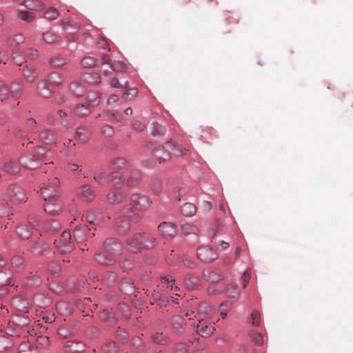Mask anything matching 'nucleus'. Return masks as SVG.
Instances as JSON below:
<instances>
[{"instance_id": "nucleus-1", "label": "nucleus", "mask_w": 353, "mask_h": 353, "mask_svg": "<svg viewBox=\"0 0 353 353\" xmlns=\"http://www.w3.org/2000/svg\"><path fill=\"white\" fill-rule=\"evenodd\" d=\"M121 251V245L113 239H108L104 243V250L98 251L95 254L97 262L104 265H112L116 261V257Z\"/></svg>"}, {"instance_id": "nucleus-2", "label": "nucleus", "mask_w": 353, "mask_h": 353, "mask_svg": "<svg viewBox=\"0 0 353 353\" xmlns=\"http://www.w3.org/2000/svg\"><path fill=\"white\" fill-rule=\"evenodd\" d=\"M46 150L43 147L37 148L32 154L27 155L23 160V165L28 169L39 168L43 161H46Z\"/></svg>"}, {"instance_id": "nucleus-3", "label": "nucleus", "mask_w": 353, "mask_h": 353, "mask_svg": "<svg viewBox=\"0 0 353 353\" xmlns=\"http://www.w3.org/2000/svg\"><path fill=\"white\" fill-rule=\"evenodd\" d=\"M59 181L57 177L48 180L47 183H43L41 188V194L44 201H50L58 198L60 195L59 189Z\"/></svg>"}, {"instance_id": "nucleus-4", "label": "nucleus", "mask_w": 353, "mask_h": 353, "mask_svg": "<svg viewBox=\"0 0 353 353\" xmlns=\"http://www.w3.org/2000/svg\"><path fill=\"white\" fill-rule=\"evenodd\" d=\"M57 248L61 252H69L72 250L74 244L71 241V234L68 230L63 231L58 239L54 241Z\"/></svg>"}, {"instance_id": "nucleus-5", "label": "nucleus", "mask_w": 353, "mask_h": 353, "mask_svg": "<svg viewBox=\"0 0 353 353\" xmlns=\"http://www.w3.org/2000/svg\"><path fill=\"white\" fill-rule=\"evenodd\" d=\"M22 86V83L19 81L17 86L12 85L10 89H8V86L4 83L0 81V100L3 101L7 99L10 93L14 99H18L21 95Z\"/></svg>"}, {"instance_id": "nucleus-6", "label": "nucleus", "mask_w": 353, "mask_h": 353, "mask_svg": "<svg viewBox=\"0 0 353 353\" xmlns=\"http://www.w3.org/2000/svg\"><path fill=\"white\" fill-rule=\"evenodd\" d=\"M8 196L10 201L14 204L26 202L27 200L24 190L17 185L10 186L8 190Z\"/></svg>"}, {"instance_id": "nucleus-7", "label": "nucleus", "mask_w": 353, "mask_h": 353, "mask_svg": "<svg viewBox=\"0 0 353 353\" xmlns=\"http://www.w3.org/2000/svg\"><path fill=\"white\" fill-rule=\"evenodd\" d=\"M133 208L137 210H143L148 208L150 204V200L145 195L133 194L130 197Z\"/></svg>"}, {"instance_id": "nucleus-8", "label": "nucleus", "mask_w": 353, "mask_h": 353, "mask_svg": "<svg viewBox=\"0 0 353 353\" xmlns=\"http://www.w3.org/2000/svg\"><path fill=\"white\" fill-rule=\"evenodd\" d=\"M197 256L201 260L207 263L212 262L218 257L212 248L207 245L198 248Z\"/></svg>"}, {"instance_id": "nucleus-9", "label": "nucleus", "mask_w": 353, "mask_h": 353, "mask_svg": "<svg viewBox=\"0 0 353 353\" xmlns=\"http://www.w3.org/2000/svg\"><path fill=\"white\" fill-rule=\"evenodd\" d=\"M141 241V234L130 236L126 240L128 249L132 252H138L143 248Z\"/></svg>"}, {"instance_id": "nucleus-10", "label": "nucleus", "mask_w": 353, "mask_h": 353, "mask_svg": "<svg viewBox=\"0 0 353 353\" xmlns=\"http://www.w3.org/2000/svg\"><path fill=\"white\" fill-rule=\"evenodd\" d=\"M159 232L165 238H172L176 234V229L174 224L163 222L159 225Z\"/></svg>"}, {"instance_id": "nucleus-11", "label": "nucleus", "mask_w": 353, "mask_h": 353, "mask_svg": "<svg viewBox=\"0 0 353 353\" xmlns=\"http://www.w3.org/2000/svg\"><path fill=\"white\" fill-rule=\"evenodd\" d=\"M65 348L70 353H79L85 350V345L78 340H70L66 341Z\"/></svg>"}, {"instance_id": "nucleus-12", "label": "nucleus", "mask_w": 353, "mask_h": 353, "mask_svg": "<svg viewBox=\"0 0 353 353\" xmlns=\"http://www.w3.org/2000/svg\"><path fill=\"white\" fill-rule=\"evenodd\" d=\"M62 79L57 74L52 73L49 75L46 83H39L37 89L41 90L43 89L50 90L51 85H58L61 83Z\"/></svg>"}, {"instance_id": "nucleus-13", "label": "nucleus", "mask_w": 353, "mask_h": 353, "mask_svg": "<svg viewBox=\"0 0 353 353\" xmlns=\"http://www.w3.org/2000/svg\"><path fill=\"white\" fill-rule=\"evenodd\" d=\"M46 204L44 205L46 212L51 215L57 214L62 208L61 203L57 200L52 199L50 201H45Z\"/></svg>"}, {"instance_id": "nucleus-14", "label": "nucleus", "mask_w": 353, "mask_h": 353, "mask_svg": "<svg viewBox=\"0 0 353 353\" xmlns=\"http://www.w3.org/2000/svg\"><path fill=\"white\" fill-rule=\"evenodd\" d=\"M2 169L9 174H16L20 171L21 167L17 161L9 159L3 162Z\"/></svg>"}, {"instance_id": "nucleus-15", "label": "nucleus", "mask_w": 353, "mask_h": 353, "mask_svg": "<svg viewBox=\"0 0 353 353\" xmlns=\"http://www.w3.org/2000/svg\"><path fill=\"white\" fill-rule=\"evenodd\" d=\"M196 328L197 332L203 337H207L210 336L215 330L214 325L211 324L208 325L206 322L203 320L199 321Z\"/></svg>"}, {"instance_id": "nucleus-16", "label": "nucleus", "mask_w": 353, "mask_h": 353, "mask_svg": "<svg viewBox=\"0 0 353 353\" xmlns=\"http://www.w3.org/2000/svg\"><path fill=\"white\" fill-rule=\"evenodd\" d=\"M37 347L28 339L23 340L19 346V353H37Z\"/></svg>"}, {"instance_id": "nucleus-17", "label": "nucleus", "mask_w": 353, "mask_h": 353, "mask_svg": "<svg viewBox=\"0 0 353 353\" xmlns=\"http://www.w3.org/2000/svg\"><path fill=\"white\" fill-rule=\"evenodd\" d=\"M141 178V174L139 170H131L126 180V185L129 187H134L137 185Z\"/></svg>"}, {"instance_id": "nucleus-18", "label": "nucleus", "mask_w": 353, "mask_h": 353, "mask_svg": "<svg viewBox=\"0 0 353 353\" xmlns=\"http://www.w3.org/2000/svg\"><path fill=\"white\" fill-rule=\"evenodd\" d=\"M40 139L46 144L52 145L56 142L57 135L52 131L43 130L41 132Z\"/></svg>"}, {"instance_id": "nucleus-19", "label": "nucleus", "mask_w": 353, "mask_h": 353, "mask_svg": "<svg viewBox=\"0 0 353 353\" xmlns=\"http://www.w3.org/2000/svg\"><path fill=\"white\" fill-rule=\"evenodd\" d=\"M128 161L123 158H114L109 162V168L112 170H121L126 168Z\"/></svg>"}, {"instance_id": "nucleus-20", "label": "nucleus", "mask_w": 353, "mask_h": 353, "mask_svg": "<svg viewBox=\"0 0 353 353\" xmlns=\"http://www.w3.org/2000/svg\"><path fill=\"white\" fill-rule=\"evenodd\" d=\"M203 276L206 280L212 283H216L223 279V276L221 274H220L217 272L211 271L210 270H203Z\"/></svg>"}, {"instance_id": "nucleus-21", "label": "nucleus", "mask_w": 353, "mask_h": 353, "mask_svg": "<svg viewBox=\"0 0 353 353\" xmlns=\"http://www.w3.org/2000/svg\"><path fill=\"white\" fill-rule=\"evenodd\" d=\"M79 195L86 201H92L95 197L94 191L89 185H84L81 188Z\"/></svg>"}, {"instance_id": "nucleus-22", "label": "nucleus", "mask_w": 353, "mask_h": 353, "mask_svg": "<svg viewBox=\"0 0 353 353\" xmlns=\"http://www.w3.org/2000/svg\"><path fill=\"white\" fill-rule=\"evenodd\" d=\"M107 199L111 203H119L124 200L125 195L121 192L112 190L107 194Z\"/></svg>"}, {"instance_id": "nucleus-23", "label": "nucleus", "mask_w": 353, "mask_h": 353, "mask_svg": "<svg viewBox=\"0 0 353 353\" xmlns=\"http://www.w3.org/2000/svg\"><path fill=\"white\" fill-rule=\"evenodd\" d=\"M23 74L26 80L29 82L34 81L38 77L37 70L33 67H28V65H26L23 68Z\"/></svg>"}, {"instance_id": "nucleus-24", "label": "nucleus", "mask_w": 353, "mask_h": 353, "mask_svg": "<svg viewBox=\"0 0 353 353\" xmlns=\"http://www.w3.org/2000/svg\"><path fill=\"white\" fill-rule=\"evenodd\" d=\"M76 138L81 142L85 143L90 139V131L85 127H79L76 132Z\"/></svg>"}, {"instance_id": "nucleus-25", "label": "nucleus", "mask_w": 353, "mask_h": 353, "mask_svg": "<svg viewBox=\"0 0 353 353\" xmlns=\"http://www.w3.org/2000/svg\"><path fill=\"white\" fill-rule=\"evenodd\" d=\"M30 250L35 254H42L47 250V246L43 242H32L30 244Z\"/></svg>"}, {"instance_id": "nucleus-26", "label": "nucleus", "mask_w": 353, "mask_h": 353, "mask_svg": "<svg viewBox=\"0 0 353 353\" xmlns=\"http://www.w3.org/2000/svg\"><path fill=\"white\" fill-rule=\"evenodd\" d=\"M143 248H153L156 245V239L150 234H141Z\"/></svg>"}, {"instance_id": "nucleus-27", "label": "nucleus", "mask_w": 353, "mask_h": 353, "mask_svg": "<svg viewBox=\"0 0 353 353\" xmlns=\"http://www.w3.org/2000/svg\"><path fill=\"white\" fill-rule=\"evenodd\" d=\"M101 94L97 90L90 91L87 97L88 104L90 106H96L99 103Z\"/></svg>"}, {"instance_id": "nucleus-28", "label": "nucleus", "mask_w": 353, "mask_h": 353, "mask_svg": "<svg viewBox=\"0 0 353 353\" xmlns=\"http://www.w3.org/2000/svg\"><path fill=\"white\" fill-rule=\"evenodd\" d=\"M22 5L32 10H39L44 6V3L39 0H25Z\"/></svg>"}, {"instance_id": "nucleus-29", "label": "nucleus", "mask_w": 353, "mask_h": 353, "mask_svg": "<svg viewBox=\"0 0 353 353\" xmlns=\"http://www.w3.org/2000/svg\"><path fill=\"white\" fill-rule=\"evenodd\" d=\"M154 155L159 160V163L167 161L170 158L169 152L165 151L164 148L155 149L154 150Z\"/></svg>"}, {"instance_id": "nucleus-30", "label": "nucleus", "mask_w": 353, "mask_h": 353, "mask_svg": "<svg viewBox=\"0 0 353 353\" xmlns=\"http://www.w3.org/2000/svg\"><path fill=\"white\" fill-rule=\"evenodd\" d=\"M181 230L184 235H197L199 234V228L192 224L185 223L181 226Z\"/></svg>"}, {"instance_id": "nucleus-31", "label": "nucleus", "mask_w": 353, "mask_h": 353, "mask_svg": "<svg viewBox=\"0 0 353 353\" xmlns=\"http://www.w3.org/2000/svg\"><path fill=\"white\" fill-rule=\"evenodd\" d=\"M167 146L170 149L175 150L178 156L185 155L189 150L188 148L183 147L179 143H168Z\"/></svg>"}, {"instance_id": "nucleus-32", "label": "nucleus", "mask_w": 353, "mask_h": 353, "mask_svg": "<svg viewBox=\"0 0 353 353\" xmlns=\"http://www.w3.org/2000/svg\"><path fill=\"white\" fill-rule=\"evenodd\" d=\"M181 213L185 216H192L196 213V207L194 204L186 203L181 208Z\"/></svg>"}, {"instance_id": "nucleus-33", "label": "nucleus", "mask_w": 353, "mask_h": 353, "mask_svg": "<svg viewBox=\"0 0 353 353\" xmlns=\"http://www.w3.org/2000/svg\"><path fill=\"white\" fill-rule=\"evenodd\" d=\"M93 178L100 185H105L110 181L109 175L101 171L96 172Z\"/></svg>"}, {"instance_id": "nucleus-34", "label": "nucleus", "mask_w": 353, "mask_h": 353, "mask_svg": "<svg viewBox=\"0 0 353 353\" xmlns=\"http://www.w3.org/2000/svg\"><path fill=\"white\" fill-rule=\"evenodd\" d=\"M83 79L89 83H99L101 82L100 77L97 73L86 72L83 74Z\"/></svg>"}, {"instance_id": "nucleus-35", "label": "nucleus", "mask_w": 353, "mask_h": 353, "mask_svg": "<svg viewBox=\"0 0 353 353\" xmlns=\"http://www.w3.org/2000/svg\"><path fill=\"white\" fill-rule=\"evenodd\" d=\"M70 89L73 94L77 97L83 96L84 93L83 87L77 81L71 83Z\"/></svg>"}, {"instance_id": "nucleus-36", "label": "nucleus", "mask_w": 353, "mask_h": 353, "mask_svg": "<svg viewBox=\"0 0 353 353\" xmlns=\"http://www.w3.org/2000/svg\"><path fill=\"white\" fill-rule=\"evenodd\" d=\"M110 181L114 183L116 185H121L124 183V179L123 175L119 172L112 171L109 176Z\"/></svg>"}, {"instance_id": "nucleus-37", "label": "nucleus", "mask_w": 353, "mask_h": 353, "mask_svg": "<svg viewBox=\"0 0 353 353\" xmlns=\"http://www.w3.org/2000/svg\"><path fill=\"white\" fill-rule=\"evenodd\" d=\"M89 107L90 105L88 104H78L75 108V113L81 117L85 116L90 112Z\"/></svg>"}, {"instance_id": "nucleus-38", "label": "nucleus", "mask_w": 353, "mask_h": 353, "mask_svg": "<svg viewBox=\"0 0 353 353\" xmlns=\"http://www.w3.org/2000/svg\"><path fill=\"white\" fill-rule=\"evenodd\" d=\"M59 16V11L54 7L49 8L43 14L44 18L48 20H54L57 19Z\"/></svg>"}, {"instance_id": "nucleus-39", "label": "nucleus", "mask_w": 353, "mask_h": 353, "mask_svg": "<svg viewBox=\"0 0 353 353\" xmlns=\"http://www.w3.org/2000/svg\"><path fill=\"white\" fill-rule=\"evenodd\" d=\"M185 283L190 289H194L199 285V279L193 275H188L185 277Z\"/></svg>"}, {"instance_id": "nucleus-40", "label": "nucleus", "mask_w": 353, "mask_h": 353, "mask_svg": "<svg viewBox=\"0 0 353 353\" xmlns=\"http://www.w3.org/2000/svg\"><path fill=\"white\" fill-rule=\"evenodd\" d=\"M24 41V37L21 34H18L10 37L8 43L10 46H16L23 43Z\"/></svg>"}, {"instance_id": "nucleus-41", "label": "nucleus", "mask_w": 353, "mask_h": 353, "mask_svg": "<svg viewBox=\"0 0 353 353\" xmlns=\"http://www.w3.org/2000/svg\"><path fill=\"white\" fill-rule=\"evenodd\" d=\"M152 339L154 342L161 344L166 345L169 343V338L163 335L162 332H157L152 336Z\"/></svg>"}, {"instance_id": "nucleus-42", "label": "nucleus", "mask_w": 353, "mask_h": 353, "mask_svg": "<svg viewBox=\"0 0 353 353\" xmlns=\"http://www.w3.org/2000/svg\"><path fill=\"white\" fill-rule=\"evenodd\" d=\"M18 17L24 21L30 23L34 19V14L28 11H19L17 13Z\"/></svg>"}, {"instance_id": "nucleus-43", "label": "nucleus", "mask_w": 353, "mask_h": 353, "mask_svg": "<svg viewBox=\"0 0 353 353\" xmlns=\"http://www.w3.org/2000/svg\"><path fill=\"white\" fill-rule=\"evenodd\" d=\"M127 66L126 65L120 61H114L111 66L110 68L116 72H125L127 71Z\"/></svg>"}, {"instance_id": "nucleus-44", "label": "nucleus", "mask_w": 353, "mask_h": 353, "mask_svg": "<svg viewBox=\"0 0 353 353\" xmlns=\"http://www.w3.org/2000/svg\"><path fill=\"white\" fill-rule=\"evenodd\" d=\"M250 339L256 345H261L263 343V336L261 333L252 330L249 334Z\"/></svg>"}, {"instance_id": "nucleus-45", "label": "nucleus", "mask_w": 353, "mask_h": 353, "mask_svg": "<svg viewBox=\"0 0 353 353\" xmlns=\"http://www.w3.org/2000/svg\"><path fill=\"white\" fill-rule=\"evenodd\" d=\"M103 350L107 353H117L118 347L115 342L109 341L103 345Z\"/></svg>"}, {"instance_id": "nucleus-46", "label": "nucleus", "mask_w": 353, "mask_h": 353, "mask_svg": "<svg viewBox=\"0 0 353 353\" xmlns=\"http://www.w3.org/2000/svg\"><path fill=\"white\" fill-rule=\"evenodd\" d=\"M50 64L55 68H64L67 63L63 59L59 57H54L51 59Z\"/></svg>"}, {"instance_id": "nucleus-47", "label": "nucleus", "mask_w": 353, "mask_h": 353, "mask_svg": "<svg viewBox=\"0 0 353 353\" xmlns=\"http://www.w3.org/2000/svg\"><path fill=\"white\" fill-rule=\"evenodd\" d=\"M43 40L48 43H55L58 39L57 35L50 32H44L43 34Z\"/></svg>"}, {"instance_id": "nucleus-48", "label": "nucleus", "mask_w": 353, "mask_h": 353, "mask_svg": "<svg viewBox=\"0 0 353 353\" xmlns=\"http://www.w3.org/2000/svg\"><path fill=\"white\" fill-rule=\"evenodd\" d=\"M97 61L92 57H85L81 61V64L85 68H91L96 65Z\"/></svg>"}, {"instance_id": "nucleus-49", "label": "nucleus", "mask_w": 353, "mask_h": 353, "mask_svg": "<svg viewBox=\"0 0 353 353\" xmlns=\"http://www.w3.org/2000/svg\"><path fill=\"white\" fill-rule=\"evenodd\" d=\"M251 323L253 326H259L261 324V316L257 310H254L251 314Z\"/></svg>"}, {"instance_id": "nucleus-50", "label": "nucleus", "mask_w": 353, "mask_h": 353, "mask_svg": "<svg viewBox=\"0 0 353 353\" xmlns=\"http://www.w3.org/2000/svg\"><path fill=\"white\" fill-rule=\"evenodd\" d=\"M172 325L174 328L178 332H180L181 330L183 328L184 322L183 320L180 317H174L172 320Z\"/></svg>"}, {"instance_id": "nucleus-51", "label": "nucleus", "mask_w": 353, "mask_h": 353, "mask_svg": "<svg viewBox=\"0 0 353 353\" xmlns=\"http://www.w3.org/2000/svg\"><path fill=\"white\" fill-rule=\"evenodd\" d=\"M61 26L64 28L68 26L72 27L75 29H79L80 28V25L78 23L72 22L68 18H64L61 20Z\"/></svg>"}, {"instance_id": "nucleus-52", "label": "nucleus", "mask_w": 353, "mask_h": 353, "mask_svg": "<svg viewBox=\"0 0 353 353\" xmlns=\"http://www.w3.org/2000/svg\"><path fill=\"white\" fill-rule=\"evenodd\" d=\"M137 94V90L136 89H129V90H125L123 93V97L125 100H132V99H134L135 97Z\"/></svg>"}, {"instance_id": "nucleus-53", "label": "nucleus", "mask_w": 353, "mask_h": 353, "mask_svg": "<svg viewBox=\"0 0 353 353\" xmlns=\"http://www.w3.org/2000/svg\"><path fill=\"white\" fill-rule=\"evenodd\" d=\"M73 237L78 242L83 241L85 238V230H81L79 228L75 229L73 233Z\"/></svg>"}, {"instance_id": "nucleus-54", "label": "nucleus", "mask_w": 353, "mask_h": 353, "mask_svg": "<svg viewBox=\"0 0 353 353\" xmlns=\"http://www.w3.org/2000/svg\"><path fill=\"white\" fill-rule=\"evenodd\" d=\"M237 285L234 283H230L228 285L227 292L229 296L232 298H236L238 295V292L236 291Z\"/></svg>"}, {"instance_id": "nucleus-55", "label": "nucleus", "mask_w": 353, "mask_h": 353, "mask_svg": "<svg viewBox=\"0 0 353 353\" xmlns=\"http://www.w3.org/2000/svg\"><path fill=\"white\" fill-rule=\"evenodd\" d=\"M251 279V271L248 269L242 275V285L243 288H245L248 283L250 282Z\"/></svg>"}, {"instance_id": "nucleus-56", "label": "nucleus", "mask_w": 353, "mask_h": 353, "mask_svg": "<svg viewBox=\"0 0 353 353\" xmlns=\"http://www.w3.org/2000/svg\"><path fill=\"white\" fill-rule=\"evenodd\" d=\"M154 133L158 135H163L165 132V128L159 123L154 124Z\"/></svg>"}, {"instance_id": "nucleus-57", "label": "nucleus", "mask_w": 353, "mask_h": 353, "mask_svg": "<svg viewBox=\"0 0 353 353\" xmlns=\"http://www.w3.org/2000/svg\"><path fill=\"white\" fill-rule=\"evenodd\" d=\"M23 263V259L21 256H15L12 259L11 263L12 266L14 267H19L21 266Z\"/></svg>"}, {"instance_id": "nucleus-58", "label": "nucleus", "mask_w": 353, "mask_h": 353, "mask_svg": "<svg viewBox=\"0 0 353 353\" xmlns=\"http://www.w3.org/2000/svg\"><path fill=\"white\" fill-rule=\"evenodd\" d=\"M123 213L126 216H128V219H137V215L134 213L130 207L125 208Z\"/></svg>"}, {"instance_id": "nucleus-59", "label": "nucleus", "mask_w": 353, "mask_h": 353, "mask_svg": "<svg viewBox=\"0 0 353 353\" xmlns=\"http://www.w3.org/2000/svg\"><path fill=\"white\" fill-rule=\"evenodd\" d=\"M36 341L38 344L43 346L49 343V339L46 336H39Z\"/></svg>"}, {"instance_id": "nucleus-60", "label": "nucleus", "mask_w": 353, "mask_h": 353, "mask_svg": "<svg viewBox=\"0 0 353 353\" xmlns=\"http://www.w3.org/2000/svg\"><path fill=\"white\" fill-rule=\"evenodd\" d=\"M36 125L37 122L34 119L30 118L28 119L26 122V126L30 130L34 131L35 130Z\"/></svg>"}, {"instance_id": "nucleus-61", "label": "nucleus", "mask_w": 353, "mask_h": 353, "mask_svg": "<svg viewBox=\"0 0 353 353\" xmlns=\"http://www.w3.org/2000/svg\"><path fill=\"white\" fill-rule=\"evenodd\" d=\"M187 345L185 343H179L177 345L175 353H186Z\"/></svg>"}, {"instance_id": "nucleus-62", "label": "nucleus", "mask_w": 353, "mask_h": 353, "mask_svg": "<svg viewBox=\"0 0 353 353\" xmlns=\"http://www.w3.org/2000/svg\"><path fill=\"white\" fill-rule=\"evenodd\" d=\"M229 243L224 241H220L216 244V248L219 250H224L229 248Z\"/></svg>"}, {"instance_id": "nucleus-63", "label": "nucleus", "mask_w": 353, "mask_h": 353, "mask_svg": "<svg viewBox=\"0 0 353 353\" xmlns=\"http://www.w3.org/2000/svg\"><path fill=\"white\" fill-rule=\"evenodd\" d=\"M58 334L60 337L66 339L69 336L70 332L64 327H61L58 330Z\"/></svg>"}, {"instance_id": "nucleus-64", "label": "nucleus", "mask_w": 353, "mask_h": 353, "mask_svg": "<svg viewBox=\"0 0 353 353\" xmlns=\"http://www.w3.org/2000/svg\"><path fill=\"white\" fill-rule=\"evenodd\" d=\"M101 132L107 136H110L113 133V129L110 125H105L102 128Z\"/></svg>"}]
</instances>
